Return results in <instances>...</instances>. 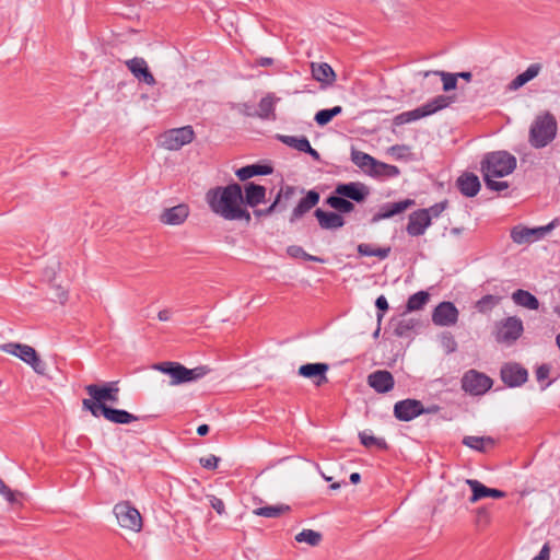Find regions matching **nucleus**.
Instances as JSON below:
<instances>
[{
    "label": "nucleus",
    "instance_id": "4",
    "mask_svg": "<svg viewBox=\"0 0 560 560\" xmlns=\"http://www.w3.org/2000/svg\"><path fill=\"white\" fill-rule=\"evenodd\" d=\"M154 369L170 375V385L172 386L197 382L210 372V369L207 365L187 369L183 364L172 361L159 363L154 365Z\"/></svg>",
    "mask_w": 560,
    "mask_h": 560
},
{
    "label": "nucleus",
    "instance_id": "36",
    "mask_svg": "<svg viewBox=\"0 0 560 560\" xmlns=\"http://www.w3.org/2000/svg\"><path fill=\"white\" fill-rule=\"evenodd\" d=\"M540 67L530 65L524 72L515 77L510 83V90H517L538 75Z\"/></svg>",
    "mask_w": 560,
    "mask_h": 560
},
{
    "label": "nucleus",
    "instance_id": "12",
    "mask_svg": "<svg viewBox=\"0 0 560 560\" xmlns=\"http://www.w3.org/2000/svg\"><path fill=\"white\" fill-rule=\"evenodd\" d=\"M335 194L361 203L370 196V187L362 182L341 183L335 187Z\"/></svg>",
    "mask_w": 560,
    "mask_h": 560
},
{
    "label": "nucleus",
    "instance_id": "54",
    "mask_svg": "<svg viewBox=\"0 0 560 560\" xmlns=\"http://www.w3.org/2000/svg\"><path fill=\"white\" fill-rule=\"evenodd\" d=\"M550 373V366L548 364H542L536 370V378L538 382H542L548 378Z\"/></svg>",
    "mask_w": 560,
    "mask_h": 560
},
{
    "label": "nucleus",
    "instance_id": "5",
    "mask_svg": "<svg viewBox=\"0 0 560 560\" xmlns=\"http://www.w3.org/2000/svg\"><path fill=\"white\" fill-rule=\"evenodd\" d=\"M452 102L453 98L451 96L438 95L420 107L396 115L394 117V124L396 126H401L431 116L448 107L452 104Z\"/></svg>",
    "mask_w": 560,
    "mask_h": 560
},
{
    "label": "nucleus",
    "instance_id": "62",
    "mask_svg": "<svg viewBox=\"0 0 560 560\" xmlns=\"http://www.w3.org/2000/svg\"><path fill=\"white\" fill-rule=\"evenodd\" d=\"M272 63H273V60H272V58H269V57H261L257 60V65L261 66V67H268V66H271Z\"/></svg>",
    "mask_w": 560,
    "mask_h": 560
},
{
    "label": "nucleus",
    "instance_id": "63",
    "mask_svg": "<svg viewBox=\"0 0 560 560\" xmlns=\"http://www.w3.org/2000/svg\"><path fill=\"white\" fill-rule=\"evenodd\" d=\"M171 317V312L168 310H162L158 313V318L162 322L168 320Z\"/></svg>",
    "mask_w": 560,
    "mask_h": 560
},
{
    "label": "nucleus",
    "instance_id": "42",
    "mask_svg": "<svg viewBox=\"0 0 560 560\" xmlns=\"http://www.w3.org/2000/svg\"><path fill=\"white\" fill-rule=\"evenodd\" d=\"M360 442L368 448L376 447L378 450H387L388 445L383 438H376L366 431L359 433Z\"/></svg>",
    "mask_w": 560,
    "mask_h": 560
},
{
    "label": "nucleus",
    "instance_id": "8",
    "mask_svg": "<svg viewBox=\"0 0 560 560\" xmlns=\"http://www.w3.org/2000/svg\"><path fill=\"white\" fill-rule=\"evenodd\" d=\"M4 350L31 365L37 374L44 375L46 373V363L33 347L22 343H8L4 346Z\"/></svg>",
    "mask_w": 560,
    "mask_h": 560
},
{
    "label": "nucleus",
    "instance_id": "3",
    "mask_svg": "<svg viewBox=\"0 0 560 560\" xmlns=\"http://www.w3.org/2000/svg\"><path fill=\"white\" fill-rule=\"evenodd\" d=\"M558 122L550 112H545L535 117L529 130L528 142L534 149H542L549 145L557 137Z\"/></svg>",
    "mask_w": 560,
    "mask_h": 560
},
{
    "label": "nucleus",
    "instance_id": "31",
    "mask_svg": "<svg viewBox=\"0 0 560 560\" xmlns=\"http://www.w3.org/2000/svg\"><path fill=\"white\" fill-rule=\"evenodd\" d=\"M511 299L515 305L530 311H536L539 307L538 299L529 291L523 289H517L516 291H514L512 293Z\"/></svg>",
    "mask_w": 560,
    "mask_h": 560
},
{
    "label": "nucleus",
    "instance_id": "21",
    "mask_svg": "<svg viewBox=\"0 0 560 560\" xmlns=\"http://www.w3.org/2000/svg\"><path fill=\"white\" fill-rule=\"evenodd\" d=\"M466 483L469 486V488L472 491V494L469 498V501L471 503H476L477 501H479L483 498H488V497H491L494 499H501V498L505 497V492H503L499 489L488 488L478 480L467 479Z\"/></svg>",
    "mask_w": 560,
    "mask_h": 560
},
{
    "label": "nucleus",
    "instance_id": "25",
    "mask_svg": "<svg viewBox=\"0 0 560 560\" xmlns=\"http://www.w3.org/2000/svg\"><path fill=\"white\" fill-rule=\"evenodd\" d=\"M456 186L465 197H475L480 190V180L474 173H464L456 179Z\"/></svg>",
    "mask_w": 560,
    "mask_h": 560
},
{
    "label": "nucleus",
    "instance_id": "40",
    "mask_svg": "<svg viewBox=\"0 0 560 560\" xmlns=\"http://www.w3.org/2000/svg\"><path fill=\"white\" fill-rule=\"evenodd\" d=\"M358 253L361 255V256H375V257H378L380 259H385L389 256V253H390V247H373V245L371 244H368V243H361L358 245Z\"/></svg>",
    "mask_w": 560,
    "mask_h": 560
},
{
    "label": "nucleus",
    "instance_id": "9",
    "mask_svg": "<svg viewBox=\"0 0 560 560\" xmlns=\"http://www.w3.org/2000/svg\"><path fill=\"white\" fill-rule=\"evenodd\" d=\"M114 514L118 524L126 529L140 532L142 528V517L139 511L131 506L129 502H119L114 506Z\"/></svg>",
    "mask_w": 560,
    "mask_h": 560
},
{
    "label": "nucleus",
    "instance_id": "43",
    "mask_svg": "<svg viewBox=\"0 0 560 560\" xmlns=\"http://www.w3.org/2000/svg\"><path fill=\"white\" fill-rule=\"evenodd\" d=\"M440 75L443 81V90L445 92L452 91L456 89L457 85V75L453 73H447L444 71H425L424 77L429 75Z\"/></svg>",
    "mask_w": 560,
    "mask_h": 560
},
{
    "label": "nucleus",
    "instance_id": "23",
    "mask_svg": "<svg viewBox=\"0 0 560 560\" xmlns=\"http://www.w3.org/2000/svg\"><path fill=\"white\" fill-rule=\"evenodd\" d=\"M413 203V200L406 199L397 202H388L381 207L380 211L375 213L371 220L372 223H376L384 219H389L396 214H399L407 210Z\"/></svg>",
    "mask_w": 560,
    "mask_h": 560
},
{
    "label": "nucleus",
    "instance_id": "61",
    "mask_svg": "<svg viewBox=\"0 0 560 560\" xmlns=\"http://www.w3.org/2000/svg\"><path fill=\"white\" fill-rule=\"evenodd\" d=\"M477 516L479 521H483L485 523L489 521V513L485 508H479L477 510Z\"/></svg>",
    "mask_w": 560,
    "mask_h": 560
},
{
    "label": "nucleus",
    "instance_id": "33",
    "mask_svg": "<svg viewBox=\"0 0 560 560\" xmlns=\"http://www.w3.org/2000/svg\"><path fill=\"white\" fill-rule=\"evenodd\" d=\"M272 172V168L268 165L253 164L241 167L236 171V176L240 180H247L257 175H268Z\"/></svg>",
    "mask_w": 560,
    "mask_h": 560
},
{
    "label": "nucleus",
    "instance_id": "48",
    "mask_svg": "<svg viewBox=\"0 0 560 560\" xmlns=\"http://www.w3.org/2000/svg\"><path fill=\"white\" fill-rule=\"evenodd\" d=\"M219 462H220V457L212 455V454L207 457H201L199 459L200 465L203 468L209 469V470L215 469L218 467Z\"/></svg>",
    "mask_w": 560,
    "mask_h": 560
},
{
    "label": "nucleus",
    "instance_id": "7",
    "mask_svg": "<svg viewBox=\"0 0 560 560\" xmlns=\"http://www.w3.org/2000/svg\"><path fill=\"white\" fill-rule=\"evenodd\" d=\"M523 322L517 316H509L495 324L494 338L500 343L512 345L523 334Z\"/></svg>",
    "mask_w": 560,
    "mask_h": 560
},
{
    "label": "nucleus",
    "instance_id": "19",
    "mask_svg": "<svg viewBox=\"0 0 560 560\" xmlns=\"http://www.w3.org/2000/svg\"><path fill=\"white\" fill-rule=\"evenodd\" d=\"M555 223L551 222L546 226L537 228V229H528V228H514L511 232V237L514 243L525 244L533 242L534 240L545 235L546 232L550 231L553 228Z\"/></svg>",
    "mask_w": 560,
    "mask_h": 560
},
{
    "label": "nucleus",
    "instance_id": "47",
    "mask_svg": "<svg viewBox=\"0 0 560 560\" xmlns=\"http://www.w3.org/2000/svg\"><path fill=\"white\" fill-rule=\"evenodd\" d=\"M0 494L10 504H19L20 503V497H22L21 492L14 491L11 488H9L1 478H0Z\"/></svg>",
    "mask_w": 560,
    "mask_h": 560
},
{
    "label": "nucleus",
    "instance_id": "24",
    "mask_svg": "<svg viewBox=\"0 0 560 560\" xmlns=\"http://www.w3.org/2000/svg\"><path fill=\"white\" fill-rule=\"evenodd\" d=\"M319 201V194L316 190H308L306 196L302 198L296 207L293 209L290 223L296 222L301 219L305 213H307L312 208H314Z\"/></svg>",
    "mask_w": 560,
    "mask_h": 560
},
{
    "label": "nucleus",
    "instance_id": "28",
    "mask_svg": "<svg viewBox=\"0 0 560 560\" xmlns=\"http://www.w3.org/2000/svg\"><path fill=\"white\" fill-rule=\"evenodd\" d=\"M245 196L243 197L245 203L252 208H255L259 203L264 202L266 197V188L255 183H247L244 186Z\"/></svg>",
    "mask_w": 560,
    "mask_h": 560
},
{
    "label": "nucleus",
    "instance_id": "59",
    "mask_svg": "<svg viewBox=\"0 0 560 560\" xmlns=\"http://www.w3.org/2000/svg\"><path fill=\"white\" fill-rule=\"evenodd\" d=\"M411 327L412 326L409 322L401 320L396 328V332L397 335L402 336L406 332V330L410 329Z\"/></svg>",
    "mask_w": 560,
    "mask_h": 560
},
{
    "label": "nucleus",
    "instance_id": "1",
    "mask_svg": "<svg viewBox=\"0 0 560 560\" xmlns=\"http://www.w3.org/2000/svg\"><path fill=\"white\" fill-rule=\"evenodd\" d=\"M206 200L211 211L225 220H244L246 223L252 220L250 213L242 206V187L236 183L210 189Z\"/></svg>",
    "mask_w": 560,
    "mask_h": 560
},
{
    "label": "nucleus",
    "instance_id": "46",
    "mask_svg": "<svg viewBox=\"0 0 560 560\" xmlns=\"http://www.w3.org/2000/svg\"><path fill=\"white\" fill-rule=\"evenodd\" d=\"M298 542H306L310 546H317L322 540V534L313 529H303L295 536Z\"/></svg>",
    "mask_w": 560,
    "mask_h": 560
},
{
    "label": "nucleus",
    "instance_id": "51",
    "mask_svg": "<svg viewBox=\"0 0 560 560\" xmlns=\"http://www.w3.org/2000/svg\"><path fill=\"white\" fill-rule=\"evenodd\" d=\"M382 166H386V163L380 162L375 159V164H373L368 171V175L372 177L384 176V170Z\"/></svg>",
    "mask_w": 560,
    "mask_h": 560
},
{
    "label": "nucleus",
    "instance_id": "44",
    "mask_svg": "<svg viewBox=\"0 0 560 560\" xmlns=\"http://www.w3.org/2000/svg\"><path fill=\"white\" fill-rule=\"evenodd\" d=\"M429 301V293L425 291H419L409 296L407 301V310L408 311H419L421 310Z\"/></svg>",
    "mask_w": 560,
    "mask_h": 560
},
{
    "label": "nucleus",
    "instance_id": "50",
    "mask_svg": "<svg viewBox=\"0 0 560 560\" xmlns=\"http://www.w3.org/2000/svg\"><path fill=\"white\" fill-rule=\"evenodd\" d=\"M375 306L380 311L377 313L378 322L383 318V313L388 310V302L384 295H380L375 301Z\"/></svg>",
    "mask_w": 560,
    "mask_h": 560
},
{
    "label": "nucleus",
    "instance_id": "14",
    "mask_svg": "<svg viewBox=\"0 0 560 560\" xmlns=\"http://www.w3.org/2000/svg\"><path fill=\"white\" fill-rule=\"evenodd\" d=\"M458 310L452 302H441L435 306L432 313V322L436 326L450 327L454 326L458 320Z\"/></svg>",
    "mask_w": 560,
    "mask_h": 560
},
{
    "label": "nucleus",
    "instance_id": "32",
    "mask_svg": "<svg viewBox=\"0 0 560 560\" xmlns=\"http://www.w3.org/2000/svg\"><path fill=\"white\" fill-rule=\"evenodd\" d=\"M279 101L273 94L269 93L262 97L258 104V110L255 113L261 119H276L275 107Z\"/></svg>",
    "mask_w": 560,
    "mask_h": 560
},
{
    "label": "nucleus",
    "instance_id": "27",
    "mask_svg": "<svg viewBox=\"0 0 560 560\" xmlns=\"http://www.w3.org/2000/svg\"><path fill=\"white\" fill-rule=\"evenodd\" d=\"M294 187L292 186H284L280 189L278 192L275 201L266 209L261 210H255L254 214L257 217H267L270 215L272 212H275L277 209L282 210L285 209V205L281 203V199L289 200L294 195Z\"/></svg>",
    "mask_w": 560,
    "mask_h": 560
},
{
    "label": "nucleus",
    "instance_id": "26",
    "mask_svg": "<svg viewBox=\"0 0 560 560\" xmlns=\"http://www.w3.org/2000/svg\"><path fill=\"white\" fill-rule=\"evenodd\" d=\"M319 226L325 230H335L345 225V219L338 212H328L322 209H316L314 212Z\"/></svg>",
    "mask_w": 560,
    "mask_h": 560
},
{
    "label": "nucleus",
    "instance_id": "45",
    "mask_svg": "<svg viewBox=\"0 0 560 560\" xmlns=\"http://www.w3.org/2000/svg\"><path fill=\"white\" fill-rule=\"evenodd\" d=\"M501 301L500 296L487 294L476 302V308L480 313H487L494 308Z\"/></svg>",
    "mask_w": 560,
    "mask_h": 560
},
{
    "label": "nucleus",
    "instance_id": "17",
    "mask_svg": "<svg viewBox=\"0 0 560 560\" xmlns=\"http://www.w3.org/2000/svg\"><path fill=\"white\" fill-rule=\"evenodd\" d=\"M368 384L378 394H385L394 388L395 380L393 374L386 370H377L368 376Z\"/></svg>",
    "mask_w": 560,
    "mask_h": 560
},
{
    "label": "nucleus",
    "instance_id": "56",
    "mask_svg": "<svg viewBox=\"0 0 560 560\" xmlns=\"http://www.w3.org/2000/svg\"><path fill=\"white\" fill-rule=\"evenodd\" d=\"M60 264L55 262L54 266L47 267L44 271L45 278H47L49 281L55 280L56 278V269H59Z\"/></svg>",
    "mask_w": 560,
    "mask_h": 560
},
{
    "label": "nucleus",
    "instance_id": "6",
    "mask_svg": "<svg viewBox=\"0 0 560 560\" xmlns=\"http://www.w3.org/2000/svg\"><path fill=\"white\" fill-rule=\"evenodd\" d=\"M85 392L90 396V398H85L82 400V407L84 410H88L92 413L93 417L98 418L103 412L104 407H108L106 402L108 401V382L102 385L98 384H90L85 386Z\"/></svg>",
    "mask_w": 560,
    "mask_h": 560
},
{
    "label": "nucleus",
    "instance_id": "53",
    "mask_svg": "<svg viewBox=\"0 0 560 560\" xmlns=\"http://www.w3.org/2000/svg\"><path fill=\"white\" fill-rule=\"evenodd\" d=\"M287 252L293 258L305 259V256L307 255V253L301 246L298 245L289 246Z\"/></svg>",
    "mask_w": 560,
    "mask_h": 560
},
{
    "label": "nucleus",
    "instance_id": "60",
    "mask_svg": "<svg viewBox=\"0 0 560 560\" xmlns=\"http://www.w3.org/2000/svg\"><path fill=\"white\" fill-rule=\"evenodd\" d=\"M56 298L60 303H65L67 301L68 294L67 290L62 289L60 285L56 288Z\"/></svg>",
    "mask_w": 560,
    "mask_h": 560
},
{
    "label": "nucleus",
    "instance_id": "13",
    "mask_svg": "<svg viewBox=\"0 0 560 560\" xmlns=\"http://www.w3.org/2000/svg\"><path fill=\"white\" fill-rule=\"evenodd\" d=\"M425 412L429 410L424 409L422 402L417 399H404L394 406V416L400 421H410Z\"/></svg>",
    "mask_w": 560,
    "mask_h": 560
},
{
    "label": "nucleus",
    "instance_id": "37",
    "mask_svg": "<svg viewBox=\"0 0 560 560\" xmlns=\"http://www.w3.org/2000/svg\"><path fill=\"white\" fill-rule=\"evenodd\" d=\"M278 139L285 145H288L292 149H295L300 152H304L310 149V141L305 136L295 137V136L279 135Z\"/></svg>",
    "mask_w": 560,
    "mask_h": 560
},
{
    "label": "nucleus",
    "instance_id": "18",
    "mask_svg": "<svg viewBox=\"0 0 560 560\" xmlns=\"http://www.w3.org/2000/svg\"><path fill=\"white\" fill-rule=\"evenodd\" d=\"M328 370L327 363H306L299 368V375L310 378L316 386H320L328 382L326 375Z\"/></svg>",
    "mask_w": 560,
    "mask_h": 560
},
{
    "label": "nucleus",
    "instance_id": "64",
    "mask_svg": "<svg viewBox=\"0 0 560 560\" xmlns=\"http://www.w3.org/2000/svg\"><path fill=\"white\" fill-rule=\"evenodd\" d=\"M209 432V425L208 424H200L198 428H197V433L200 435V436H203L206 434H208Z\"/></svg>",
    "mask_w": 560,
    "mask_h": 560
},
{
    "label": "nucleus",
    "instance_id": "29",
    "mask_svg": "<svg viewBox=\"0 0 560 560\" xmlns=\"http://www.w3.org/2000/svg\"><path fill=\"white\" fill-rule=\"evenodd\" d=\"M101 413L106 420L117 424H128L139 420V418L124 409H116L112 407L102 408Z\"/></svg>",
    "mask_w": 560,
    "mask_h": 560
},
{
    "label": "nucleus",
    "instance_id": "55",
    "mask_svg": "<svg viewBox=\"0 0 560 560\" xmlns=\"http://www.w3.org/2000/svg\"><path fill=\"white\" fill-rule=\"evenodd\" d=\"M445 208H446V202H439V203H435L432 207H430L428 209L430 219H432V217H434V218L439 217L444 211Z\"/></svg>",
    "mask_w": 560,
    "mask_h": 560
},
{
    "label": "nucleus",
    "instance_id": "38",
    "mask_svg": "<svg viewBox=\"0 0 560 560\" xmlns=\"http://www.w3.org/2000/svg\"><path fill=\"white\" fill-rule=\"evenodd\" d=\"M290 510L289 505L285 504H279V505H268V506H261L257 508L253 511V513L257 516H262L267 518H277L281 516L283 513L288 512Z\"/></svg>",
    "mask_w": 560,
    "mask_h": 560
},
{
    "label": "nucleus",
    "instance_id": "39",
    "mask_svg": "<svg viewBox=\"0 0 560 560\" xmlns=\"http://www.w3.org/2000/svg\"><path fill=\"white\" fill-rule=\"evenodd\" d=\"M351 161L365 174H368L370 167L375 164V159L372 155L354 149L351 151Z\"/></svg>",
    "mask_w": 560,
    "mask_h": 560
},
{
    "label": "nucleus",
    "instance_id": "58",
    "mask_svg": "<svg viewBox=\"0 0 560 560\" xmlns=\"http://www.w3.org/2000/svg\"><path fill=\"white\" fill-rule=\"evenodd\" d=\"M384 170V176L386 177H395L399 174V170L395 165L386 164V166H382Z\"/></svg>",
    "mask_w": 560,
    "mask_h": 560
},
{
    "label": "nucleus",
    "instance_id": "57",
    "mask_svg": "<svg viewBox=\"0 0 560 560\" xmlns=\"http://www.w3.org/2000/svg\"><path fill=\"white\" fill-rule=\"evenodd\" d=\"M549 555H550V548H549V545L548 544H545L539 553L534 557L532 560H549Z\"/></svg>",
    "mask_w": 560,
    "mask_h": 560
},
{
    "label": "nucleus",
    "instance_id": "10",
    "mask_svg": "<svg viewBox=\"0 0 560 560\" xmlns=\"http://www.w3.org/2000/svg\"><path fill=\"white\" fill-rule=\"evenodd\" d=\"M492 384L493 382L489 376L477 370H469L462 377V388L474 396L483 395L491 388Z\"/></svg>",
    "mask_w": 560,
    "mask_h": 560
},
{
    "label": "nucleus",
    "instance_id": "2",
    "mask_svg": "<svg viewBox=\"0 0 560 560\" xmlns=\"http://www.w3.org/2000/svg\"><path fill=\"white\" fill-rule=\"evenodd\" d=\"M516 158L506 151L490 152L481 161V173L487 188L493 191H502L509 188V183L494 180L495 177H504L516 168Z\"/></svg>",
    "mask_w": 560,
    "mask_h": 560
},
{
    "label": "nucleus",
    "instance_id": "15",
    "mask_svg": "<svg viewBox=\"0 0 560 560\" xmlns=\"http://www.w3.org/2000/svg\"><path fill=\"white\" fill-rule=\"evenodd\" d=\"M430 225L431 219L429 215V210L419 209L409 214L406 231L410 236H420L425 233Z\"/></svg>",
    "mask_w": 560,
    "mask_h": 560
},
{
    "label": "nucleus",
    "instance_id": "52",
    "mask_svg": "<svg viewBox=\"0 0 560 560\" xmlns=\"http://www.w3.org/2000/svg\"><path fill=\"white\" fill-rule=\"evenodd\" d=\"M210 505L211 508L220 515L224 514L225 513V505H224V502L220 499V498H217L214 495H211L210 497Z\"/></svg>",
    "mask_w": 560,
    "mask_h": 560
},
{
    "label": "nucleus",
    "instance_id": "22",
    "mask_svg": "<svg viewBox=\"0 0 560 560\" xmlns=\"http://www.w3.org/2000/svg\"><path fill=\"white\" fill-rule=\"evenodd\" d=\"M189 215V207L185 203H179L177 206L165 209L161 215L160 220L162 223L167 225H179L183 224Z\"/></svg>",
    "mask_w": 560,
    "mask_h": 560
},
{
    "label": "nucleus",
    "instance_id": "35",
    "mask_svg": "<svg viewBox=\"0 0 560 560\" xmlns=\"http://www.w3.org/2000/svg\"><path fill=\"white\" fill-rule=\"evenodd\" d=\"M463 444L478 452H486L487 447L494 445V440L490 436L467 435L463 439Z\"/></svg>",
    "mask_w": 560,
    "mask_h": 560
},
{
    "label": "nucleus",
    "instance_id": "41",
    "mask_svg": "<svg viewBox=\"0 0 560 560\" xmlns=\"http://www.w3.org/2000/svg\"><path fill=\"white\" fill-rule=\"evenodd\" d=\"M342 113L341 106H335L332 108L320 109L315 114V121L319 126H325L331 121V119Z\"/></svg>",
    "mask_w": 560,
    "mask_h": 560
},
{
    "label": "nucleus",
    "instance_id": "20",
    "mask_svg": "<svg viewBox=\"0 0 560 560\" xmlns=\"http://www.w3.org/2000/svg\"><path fill=\"white\" fill-rule=\"evenodd\" d=\"M527 376V371L518 364H506L501 370V378L510 387L521 386Z\"/></svg>",
    "mask_w": 560,
    "mask_h": 560
},
{
    "label": "nucleus",
    "instance_id": "30",
    "mask_svg": "<svg viewBox=\"0 0 560 560\" xmlns=\"http://www.w3.org/2000/svg\"><path fill=\"white\" fill-rule=\"evenodd\" d=\"M312 77L324 85H331L336 80L334 69L326 62L311 65Z\"/></svg>",
    "mask_w": 560,
    "mask_h": 560
},
{
    "label": "nucleus",
    "instance_id": "11",
    "mask_svg": "<svg viewBox=\"0 0 560 560\" xmlns=\"http://www.w3.org/2000/svg\"><path fill=\"white\" fill-rule=\"evenodd\" d=\"M195 132L191 126L174 128L161 136V144L166 150L176 151L194 140Z\"/></svg>",
    "mask_w": 560,
    "mask_h": 560
},
{
    "label": "nucleus",
    "instance_id": "16",
    "mask_svg": "<svg viewBox=\"0 0 560 560\" xmlns=\"http://www.w3.org/2000/svg\"><path fill=\"white\" fill-rule=\"evenodd\" d=\"M128 70L140 82L148 85H155L156 81L149 70L147 61L141 57H133L125 62Z\"/></svg>",
    "mask_w": 560,
    "mask_h": 560
},
{
    "label": "nucleus",
    "instance_id": "34",
    "mask_svg": "<svg viewBox=\"0 0 560 560\" xmlns=\"http://www.w3.org/2000/svg\"><path fill=\"white\" fill-rule=\"evenodd\" d=\"M326 203L330 208L338 211L339 214L350 213L354 210V205L351 200L339 195H336L335 192L326 199Z\"/></svg>",
    "mask_w": 560,
    "mask_h": 560
},
{
    "label": "nucleus",
    "instance_id": "49",
    "mask_svg": "<svg viewBox=\"0 0 560 560\" xmlns=\"http://www.w3.org/2000/svg\"><path fill=\"white\" fill-rule=\"evenodd\" d=\"M108 402L116 404L119 400V387L117 382H108Z\"/></svg>",
    "mask_w": 560,
    "mask_h": 560
}]
</instances>
